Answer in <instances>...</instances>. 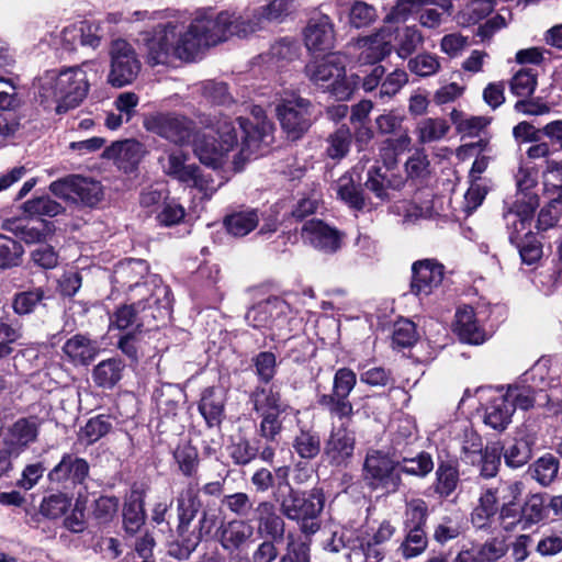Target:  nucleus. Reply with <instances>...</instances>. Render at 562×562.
Segmentation results:
<instances>
[{"label":"nucleus","mask_w":562,"mask_h":562,"mask_svg":"<svg viewBox=\"0 0 562 562\" xmlns=\"http://www.w3.org/2000/svg\"><path fill=\"white\" fill-rule=\"evenodd\" d=\"M252 36L247 15L232 11L198 14L189 19L177 13L159 22L137 38L146 61L150 66H169L176 61H195L210 47L233 37Z\"/></svg>","instance_id":"f257e3e1"},{"label":"nucleus","mask_w":562,"mask_h":562,"mask_svg":"<svg viewBox=\"0 0 562 562\" xmlns=\"http://www.w3.org/2000/svg\"><path fill=\"white\" fill-rule=\"evenodd\" d=\"M252 121L237 115H214L209 132L195 134L192 148L195 157L214 170L239 171L251 157L263 154L273 142V124L261 106L250 110Z\"/></svg>","instance_id":"f03ea898"},{"label":"nucleus","mask_w":562,"mask_h":562,"mask_svg":"<svg viewBox=\"0 0 562 562\" xmlns=\"http://www.w3.org/2000/svg\"><path fill=\"white\" fill-rule=\"evenodd\" d=\"M92 66V63H83L63 70H46L34 81L35 97L45 108L55 104L59 114L78 106L89 92L87 68Z\"/></svg>","instance_id":"7ed1b4c3"},{"label":"nucleus","mask_w":562,"mask_h":562,"mask_svg":"<svg viewBox=\"0 0 562 562\" xmlns=\"http://www.w3.org/2000/svg\"><path fill=\"white\" fill-rule=\"evenodd\" d=\"M148 266L142 259H127L115 266L113 282L122 289L130 290L132 299H145L149 308L157 305L159 315L169 314L171 297L169 288L156 277L140 284L139 281L147 276Z\"/></svg>","instance_id":"20e7f679"},{"label":"nucleus","mask_w":562,"mask_h":562,"mask_svg":"<svg viewBox=\"0 0 562 562\" xmlns=\"http://www.w3.org/2000/svg\"><path fill=\"white\" fill-rule=\"evenodd\" d=\"M305 75L315 86L342 101L351 97L360 79L359 76H346V57L340 53L310 61Z\"/></svg>","instance_id":"39448f33"},{"label":"nucleus","mask_w":562,"mask_h":562,"mask_svg":"<svg viewBox=\"0 0 562 562\" xmlns=\"http://www.w3.org/2000/svg\"><path fill=\"white\" fill-rule=\"evenodd\" d=\"M189 156L181 149H168L158 158L162 172L210 198L220 188L211 175H204L195 164H188Z\"/></svg>","instance_id":"423d86ee"},{"label":"nucleus","mask_w":562,"mask_h":562,"mask_svg":"<svg viewBox=\"0 0 562 562\" xmlns=\"http://www.w3.org/2000/svg\"><path fill=\"white\" fill-rule=\"evenodd\" d=\"M280 510L289 519L300 524L305 535H313L321 528L317 520L324 508V496L321 491L313 490L307 497L300 495L297 491L290 490V494L279 498Z\"/></svg>","instance_id":"0eeeda50"},{"label":"nucleus","mask_w":562,"mask_h":562,"mask_svg":"<svg viewBox=\"0 0 562 562\" xmlns=\"http://www.w3.org/2000/svg\"><path fill=\"white\" fill-rule=\"evenodd\" d=\"M254 409L260 416L258 432L268 441H276L282 431L281 416L293 409L281 400L279 391L274 387H258L251 395Z\"/></svg>","instance_id":"6e6552de"},{"label":"nucleus","mask_w":562,"mask_h":562,"mask_svg":"<svg viewBox=\"0 0 562 562\" xmlns=\"http://www.w3.org/2000/svg\"><path fill=\"white\" fill-rule=\"evenodd\" d=\"M398 467L400 460H394L382 451L371 450L363 464L364 481L372 488H382L386 493L396 492L401 485Z\"/></svg>","instance_id":"1a4fd4ad"},{"label":"nucleus","mask_w":562,"mask_h":562,"mask_svg":"<svg viewBox=\"0 0 562 562\" xmlns=\"http://www.w3.org/2000/svg\"><path fill=\"white\" fill-rule=\"evenodd\" d=\"M276 111L283 131L291 139L300 138L312 124V103L295 93L282 97Z\"/></svg>","instance_id":"9d476101"},{"label":"nucleus","mask_w":562,"mask_h":562,"mask_svg":"<svg viewBox=\"0 0 562 562\" xmlns=\"http://www.w3.org/2000/svg\"><path fill=\"white\" fill-rule=\"evenodd\" d=\"M110 56L108 82L115 88L132 83L140 70V61L133 46L125 40H116L111 45Z\"/></svg>","instance_id":"9b49d317"},{"label":"nucleus","mask_w":562,"mask_h":562,"mask_svg":"<svg viewBox=\"0 0 562 562\" xmlns=\"http://www.w3.org/2000/svg\"><path fill=\"white\" fill-rule=\"evenodd\" d=\"M147 132L175 144L186 145L190 142L194 125L193 122L177 113H155L144 120Z\"/></svg>","instance_id":"f8f14e48"},{"label":"nucleus","mask_w":562,"mask_h":562,"mask_svg":"<svg viewBox=\"0 0 562 562\" xmlns=\"http://www.w3.org/2000/svg\"><path fill=\"white\" fill-rule=\"evenodd\" d=\"M300 0H269L267 3L246 12L251 34L256 35L268 29L270 23H282L296 12Z\"/></svg>","instance_id":"ddd939ff"},{"label":"nucleus","mask_w":562,"mask_h":562,"mask_svg":"<svg viewBox=\"0 0 562 562\" xmlns=\"http://www.w3.org/2000/svg\"><path fill=\"white\" fill-rule=\"evenodd\" d=\"M546 373L544 366L536 364L526 371L518 381L507 386L503 394L516 408L529 409L535 404L536 390L540 387Z\"/></svg>","instance_id":"4468645a"},{"label":"nucleus","mask_w":562,"mask_h":562,"mask_svg":"<svg viewBox=\"0 0 562 562\" xmlns=\"http://www.w3.org/2000/svg\"><path fill=\"white\" fill-rule=\"evenodd\" d=\"M527 201L520 203L516 200L513 209L504 214V220L509 234L510 243L530 238L533 233L531 232L533 213L539 205L537 194L526 195Z\"/></svg>","instance_id":"2eb2a0df"},{"label":"nucleus","mask_w":562,"mask_h":562,"mask_svg":"<svg viewBox=\"0 0 562 562\" xmlns=\"http://www.w3.org/2000/svg\"><path fill=\"white\" fill-rule=\"evenodd\" d=\"M395 31L394 25L386 23L376 33L359 38L356 42L360 50L358 60L361 64H375L386 57L392 52Z\"/></svg>","instance_id":"dca6fc26"},{"label":"nucleus","mask_w":562,"mask_h":562,"mask_svg":"<svg viewBox=\"0 0 562 562\" xmlns=\"http://www.w3.org/2000/svg\"><path fill=\"white\" fill-rule=\"evenodd\" d=\"M412 271L411 289L419 297L432 294L441 285L445 276V267L432 259L416 261Z\"/></svg>","instance_id":"f3484780"},{"label":"nucleus","mask_w":562,"mask_h":562,"mask_svg":"<svg viewBox=\"0 0 562 562\" xmlns=\"http://www.w3.org/2000/svg\"><path fill=\"white\" fill-rule=\"evenodd\" d=\"M290 313L289 304L279 297H270L252 306L246 314L247 323L254 328L281 326Z\"/></svg>","instance_id":"a211bd4d"},{"label":"nucleus","mask_w":562,"mask_h":562,"mask_svg":"<svg viewBox=\"0 0 562 562\" xmlns=\"http://www.w3.org/2000/svg\"><path fill=\"white\" fill-rule=\"evenodd\" d=\"M396 527L387 519H383L368 527L359 539V548L364 562H380L384 558L381 546L392 539Z\"/></svg>","instance_id":"6ab92c4d"},{"label":"nucleus","mask_w":562,"mask_h":562,"mask_svg":"<svg viewBox=\"0 0 562 562\" xmlns=\"http://www.w3.org/2000/svg\"><path fill=\"white\" fill-rule=\"evenodd\" d=\"M301 236L305 243L326 254H334L341 247L340 233L321 220L306 221L302 226Z\"/></svg>","instance_id":"aec40b11"},{"label":"nucleus","mask_w":562,"mask_h":562,"mask_svg":"<svg viewBox=\"0 0 562 562\" xmlns=\"http://www.w3.org/2000/svg\"><path fill=\"white\" fill-rule=\"evenodd\" d=\"M453 330L461 341L470 345H481L488 338V334L482 325L480 313L473 307L464 305L457 310Z\"/></svg>","instance_id":"412c9836"},{"label":"nucleus","mask_w":562,"mask_h":562,"mask_svg":"<svg viewBox=\"0 0 562 562\" xmlns=\"http://www.w3.org/2000/svg\"><path fill=\"white\" fill-rule=\"evenodd\" d=\"M135 300V303L117 308V311L111 317V327H116L117 329H127L131 326H135V328H140L147 322L148 317L156 319L169 315H159L157 305H154L153 308H149L145 302V299Z\"/></svg>","instance_id":"4be33fe9"},{"label":"nucleus","mask_w":562,"mask_h":562,"mask_svg":"<svg viewBox=\"0 0 562 562\" xmlns=\"http://www.w3.org/2000/svg\"><path fill=\"white\" fill-rule=\"evenodd\" d=\"M38 430L40 425L35 419L20 418L8 429L3 446L16 458L36 441Z\"/></svg>","instance_id":"5701e85b"},{"label":"nucleus","mask_w":562,"mask_h":562,"mask_svg":"<svg viewBox=\"0 0 562 562\" xmlns=\"http://www.w3.org/2000/svg\"><path fill=\"white\" fill-rule=\"evenodd\" d=\"M303 34L305 46L312 53H322L334 47V24L328 15L311 19Z\"/></svg>","instance_id":"b1692460"},{"label":"nucleus","mask_w":562,"mask_h":562,"mask_svg":"<svg viewBox=\"0 0 562 562\" xmlns=\"http://www.w3.org/2000/svg\"><path fill=\"white\" fill-rule=\"evenodd\" d=\"M483 420L485 425L496 430H504L510 423L514 414V404L507 401L503 389L490 390L486 396Z\"/></svg>","instance_id":"393cba45"},{"label":"nucleus","mask_w":562,"mask_h":562,"mask_svg":"<svg viewBox=\"0 0 562 562\" xmlns=\"http://www.w3.org/2000/svg\"><path fill=\"white\" fill-rule=\"evenodd\" d=\"M355 437L346 427L331 430L325 443L324 453L327 460L335 465L346 464L353 454Z\"/></svg>","instance_id":"a878e982"},{"label":"nucleus","mask_w":562,"mask_h":562,"mask_svg":"<svg viewBox=\"0 0 562 562\" xmlns=\"http://www.w3.org/2000/svg\"><path fill=\"white\" fill-rule=\"evenodd\" d=\"M200 490L198 484L189 483L177 496V514L179 536H186L189 531L192 520L199 513L202 504L200 501Z\"/></svg>","instance_id":"bb28decb"},{"label":"nucleus","mask_w":562,"mask_h":562,"mask_svg":"<svg viewBox=\"0 0 562 562\" xmlns=\"http://www.w3.org/2000/svg\"><path fill=\"white\" fill-rule=\"evenodd\" d=\"M89 474L88 462L75 454L67 453L50 470L48 477L53 482L81 484Z\"/></svg>","instance_id":"cd10ccee"},{"label":"nucleus","mask_w":562,"mask_h":562,"mask_svg":"<svg viewBox=\"0 0 562 562\" xmlns=\"http://www.w3.org/2000/svg\"><path fill=\"white\" fill-rule=\"evenodd\" d=\"M63 353L74 366H87L93 361L99 353V346L95 340L85 335L77 334L66 340L63 346Z\"/></svg>","instance_id":"c85d7f7f"},{"label":"nucleus","mask_w":562,"mask_h":562,"mask_svg":"<svg viewBox=\"0 0 562 562\" xmlns=\"http://www.w3.org/2000/svg\"><path fill=\"white\" fill-rule=\"evenodd\" d=\"M218 520L220 509L215 505H206L194 529L192 531L189 529L186 536H179L186 549L189 551L194 550L203 539L212 535Z\"/></svg>","instance_id":"c756f323"},{"label":"nucleus","mask_w":562,"mask_h":562,"mask_svg":"<svg viewBox=\"0 0 562 562\" xmlns=\"http://www.w3.org/2000/svg\"><path fill=\"white\" fill-rule=\"evenodd\" d=\"M145 154L144 145L136 139H125L113 143L103 151V157L114 160L121 167H133L140 161Z\"/></svg>","instance_id":"7c9ffc66"},{"label":"nucleus","mask_w":562,"mask_h":562,"mask_svg":"<svg viewBox=\"0 0 562 562\" xmlns=\"http://www.w3.org/2000/svg\"><path fill=\"white\" fill-rule=\"evenodd\" d=\"M260 211L258 209H244L235 211L224 218V225L228 234L235 237H244L258 227Z\"/></svg>","instance_id":"2f4dec72"},{"label":"nucleus","mask_w":562,"mask_h":562,"mask_svg":"<svg viewBox=\"0 0 562 562\" xmlns=\"http://www.w3.org/2000/svg\"><path fill=\"white\" fill-rule=\"evenodd\" d=\"M225 394L221 389L209 387L201 397L199 411L210 427L221 424L224 414Z\"/></svg>","instance_id":"473e14b6"},{"label":"nucleus","mask_w":562,"mask_h":562,"mask_svg":"<svg viewBox=\"0 0 562 562\" xmlns=\"http://www.w3.org/2000/svg\"><path fill=\"white\" fill-rule=\"evenodd\" d=\"M258 530L266 533L274 540L283 538L284 521L278 515L273 504L269 502H261L256 508Z\"/></svg>","instance_id":"72a5a7b5"},{"label":"nucleus","mask_w":562,"mask_h":562,"mask_svg":"<svg viewBox=\"0 0 562 562\" xmlns=\"http://www.w3.org/2000/svg\"><path fill=\"white\" fill-rule=\"evenodd\" d=\"M254 535L251 525L244 520H232L221 530L220 542L225 550H236L246 543Z\"/></svg>","instance_id":"f704fd0d"},{"label":"nucleus","mask_w":562,"mask_h":562,"mask_svg":"<svg viewBox=\"0 0 562 562\" xmlns=\"http://www.w3.org/2000/svg\"><path fill=\"white\" fill-rule=\"evenodd\" d=\"M533 441L529 437H521L503 447V456L506 465L513 469L525 465L532 456Z\"/></svg>","instance_id":"c9c22d12"},{"label":"nucleus","mask_w":562,"mask_h":562,"mask_svg":"<svg viewBox=\"0 0 562 562\" xmlns=\"http://www.w3.org/2000/svg\"><path fill=\"white\" fill-rule=\"evenodd\" d=\"M450 131V125L442 117H427L419 121L416 125V135L420 144L439 142L446 137Z\"/></svg>","instance_id":"e433bc0d"},{"label":"nucleus","mask_w":562,"mask_h":562,"mask_svg":"<svg viewBox=\"0 0 562 562\" xmlns=\"http://www.w3.org/2000/svg\"><path fill=\"white\" fill-rule=\"evenodd\" d=\"M123 369L124 364L119 359L103 360L93 369V381L101 387L111 389L121 380Z\"/></svg>","instance_id":"4c0bfd02"},{"label":"nucleus","mask_w":562,"mask_h":562,"mask_svg":"<svg viewBox=\"0 0 562 562\" xmlns=\"http://www.w3.org/2000/svg\"><path fill=\"white\" fill-rule=\"evenodd\" d=\"M145 522L144 504L140 496L133 493L123 508L124 529L130 535H135Z\"/></svg>","instance_id":"58836bf2"},{"label":"nucleus","mask_w":562,"mask_h":562,"mask_svg":"<svg viewBox=\"0 0 562 562\" xmlns=\"http://www.w3.org/2000/svg\"><path fill=\"white\" fill-rule=\"evenodd\" d=\"M492 0H473L468 3L458 14L457 22L462 26H470L479 23L493 11Z\"/></svg>","instance_id":"ea45409f"},{"label":"nucleus","mask_w":562,"mask_h":562,"mask_svg":"<svg viewBox=\"0 0 562 562\" xmlns=\"http://www.w3.org/2000/svg\"><path fill=\"white\" fill-rule=\"evenodd\" d=\"M524 491V485L518 481L499 482L495 487L485 490L491 492L494 504L498 508L499 505H510L517 503Z\"/></svg>","instance_id":"a19ab883"},{"label":"nucleus","mask_w":562,"mask_h":562,"mask_svg":"<svg viewBox=\"0 0 562 562\" xmlns=\"http://www.w3.org/2000/svg\"><path fill=\"white\" fill-rule=\"evenodd\" d=\"M436 476L435 491L442 497L450 496L459 484L458 468L450 463H440Z\"/></svg>","instance_id":"79ce46f5"},{"label":"nucleus","mask_w":562,"mask_h":562,"mask_svg":"<svg viewBox=\"0 0 562 562\" xmlns=\"http://www.w3.org/2000/svg\"><path fill=\"white\" fill-rule=\"evenodd\" d=\"M497 507L494 504V498L491 492H483L480 496L477 506L471 514V521L477 529L486 528L491 525Z\"/></svg>","instance_id":"37998d69"},{"label":"nucleus","mask_w":562,"mask_h":562,"mask_svg":"<svg viewBox=\"0 0 562 562\" xmlns=\"http://www.w3.org/2000/svg\"><path fill=\"white\" fill-rule=\"evenodd\" d=\"M297 56V43L289 38H283L276 42L263 58L271 65L281 66L282 63L294 60Z\"/></svg>","instance_id":"c03bdc74"},{"label":"nucleus","mask_w":562,"mask_h":562,"mask_svg":"<svg viewBox=\"0 0 562 562\" xmlns=\"http://www.w3.org/2000/svg\"><path fill=\"white\" fill-rule=\"evenodd\" d=\"M400 460L398 472L415 476H426L434 469V462L429 453L420 452L411 458L403 456Z\"/></svg>","instance_id":"a18cd8bd"},{"label":"nucleus","mask_w":562,"mask_h":562,"mask_svg":"<svg viewBox=\"0 0 562 562\" xmlns=\"http://www.w3.org/2000/svg\"><path fill=\"white\" fill-rule=\"evenodd\" d=\"M295 452L303 459H314L321 451V441L316 432L301 429L293 441Z\"/></svg>","instance_id":"49530a36"},{"label":"nucleus","mask_w":562,"mask_h":562,"mask_svg":"<svg viewBox=\"0 0 562 562\" xmlns=\"http://www.w3.org/2000/svg\"><path fill=\"white\" fill-rule=\"evenodd\" d=\"M559 472V460L547 453L532 464V476L543 486L549 485Z\"/></svg>","instance_id":"de8ad7c7"},{"label":"nucleus","mask_w":562,"mask_h":562,"mask_svg":"<svg viewBox=\"0 0 562 562\" xmlns=\"http://www.w3.org/2000/svg\"><path fill=\"white\" fill-rule=\"evenodd\" d=\"M337 195L341 201L355 210H362L366 207V201L361 190L349 177H341L338 180Z\"/></svg>","instance_id":"09e8293b"},{"label":"nucleus","mask_w":562,"mask_h":562,"mask_svg":"<svg viewBox=\"0 0 562 562\" xmlns=\"http://www.w3.org/2000/svg\"><path fill=\"white\" fill-rule=\"evenodd\" d=\"M23 210L31 216H56L64 210L63 206L47 195L37 196L26 201Z\"/></svg>","instance_id":"8fccbe9b"},{"label":"nucleus","mask_w":562,"mask_h":562,"mask_svg":"<svg viewBox=\"0 0 562 562\" xmlns=\"http://www.w3.org/2000/svg\"><path fill=\"white\" fill-rule=\"evenodd\" d=\"M512 93L517 97H529L537 88V74L529 68L517 71L509 81Z\"/></svg>","instance_id":"3c124183"},{"label":"nucleus","mask_w":562,"mask_h":562,"mask_svg":"<svg viewBox=\"0 0 562 562\" xmlns=\"http://www.w3.org/2000/svg\"><path fill=\"white\" fill-rule=\"evenodd\" d=\"M427 537L423 528L407 529V535L400 550L405 559L422 554L427 548Z\"/></svg>","instance_id":"603ef678"},{"label":"nucleus","mask_w":562,"mask_h":562,"mask_svg":"<svg viewBox=\"0 0 562 562\" xmlns=\"http://www.w3.org/2000/svg\"><path fill=\"white\" fill-rule=\"evenodd\" d=\"M23 247L13 238L0 234V268L7 269L20 263Z\"/></svg>","instance_id":"864d4df0"},{"label":"nucleus","mask_w":562,"mask_h":562,"mask_svg":"<svg viewBox=\"0 0 562 562\" xmlns=\"http://www.w3.org/2000/svg\"><path fill=\"white\" fill-rule=\"evenodd\" d=\"M173 458L183 475L192 476L195 474L199 465V454L194 447L188 443L178 446L173 452Z\"/></svg>","instance_id":"5fc2aeb1"},{"label":"nucleus","mask_w":562,"mask_h":562,"mask_svg":"<svg viewBox=\"0 0 562 562\" xmlns=\"http://www.w3.org/2000/svg\"><path fill=\"white\" fill-rule=\"evenodd\" d=\"M259 452V448L245 438H239L228 446V454L237 465L250 463Z\"/></svg>","instance_id":"6e6d98bb"},{"label":"nucleus","mask_w":562,"mask_h":562,"mask_svg":"<svg viewBox=\"0 0 562 562\" xmlns=\"http://www.w3.org/2000/svg\"><path fill=\"white\" fill-rule=\"evenodd\" d=\"M406 116L400 110L386 111L375 119V126L382 135H394L405 130L403 125Z\"/></svg>","instance_id":"4d7b16f0"},{"label":"nucleus","mask_w":562,"mask_h":562,"mask_svg":"<svg viewBox=\"0 0 562 562\" xmlns=\"http://www.w3.org/2000/svg\"><path fill=\"white\" fill-rule=\"evenodd\" d=\"M77 198L78 203L88 206L97 205L103 198L101 183L79 176Z\"/></svg>","instance_id":"13d9d810"},{"label":"nucleus","mask_w":562,"mask_h":562,"mask_svg":"<svg viewBox=\"0 0 562 562\" xmlns=\"http://www.w3.org/2000/svg\"><path fill=\"white\" fill-rule=\"evenodd\" d=\"M63 38L71 44H76L77 40H79L81 45L92 47L98 46L100 42V38L92 34V26L87 22L64 29Z\"/></svg>","instance_id":"bf43d9fd"},{"label":"nucleus","mask_w":562,"mask_h":562,"mask_svg":"<svg viewBox=\"0 0 562 562\" xmlns=\"http://www.w3.org/2000/svg\"><path fill=\"white\" fill-rule=\"evenodd\" d=\"M44 297L45 291L42 288L20 292L15 294L12 306L14 312L19 315L30 314L43 301Z\"/></svg>","instance_id":"052dcab7"},{"label":"nucleus","mask_w":562,"mask_h":562,"mask_svg":"<svg viewBox=\"0 0 562 562\" xmlns=\"http://www.w3.org/2000/svg\"><path fill=\"white\" fill-rule=\"evenodd\" d=\"M484 445L482 438L474 431H465L461 445V459L465 463L476 464L482 460Z\"/></svg>","instance_id":"680f3d73"},{"label":"nucleus","mask_w":562,"mask_h":562,"mask_svg":"<svg viewBox=\"0 0 562 562\" xmlns=\"http://www.w3.org/2000/svg\"><path fill=\"white\" fill-rule=\"evenodd\" d=\"M112 428L110 418L104 415L91 418L85 427L81 428L80 438L87 443H93L105 436Z\"/></svg>","instance_id":"e2e57ef3"},{"label":"nucleus","mask_w":562,"mask_h":562,"mask_svg":"<svg viewBox=\"0 0 562 562\" xmlns=\"http://www.w3.org/2000/svg\"><path fill=\"white\" fill-rule=\"evenodd\" d=\"M408 68L417 76L429 77L440 69V63L436 55L422 53L409 59Z\"/></svg>","instance_id":"0e129e2a"},{"label":"nucleus","mask_w":562,"mask_h":562,"mask_svg":"<svg viewBox=\"0 0 562 562\" xmlns=\"http://www.w3.org/2000/svg\"><path fill=\"white\" fill-rule=\"evenodd\" d=\"M279 562H311L310 544L301 538L289 535L285 553Z\"/></svg>","instance_id":"69168bd1"},{"label":"nucleus","mask_w":562,"mask_h":562,"mask_svg":"<svg viewBox=\"0 0 562 562\" xmlns=\"http://www.w3.org/2000/svg\"><path fill=\"white\" fill-rule=\"evenodd\" d=\"M157 213V221L164 226H172L179 224L186 215L184 207L173 199H167Z\"/></svg>","instance_id":"338daca9"},{"label":"nucleus","mask_w":562,"mask_h":562,"mask_svg":"<svg viewBox=\"0 0 562 562\" xmlns=\"http://www.w3.org/2000/svg\"><path fill=\"white\" fill-rule=\"evenodd\" d=\"M71 505L70 498L65 494H53L45 497L41 504V514L55 519L63 516Z\"/></svg>","instance_id":"774afa93"}]
</instances>
